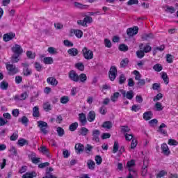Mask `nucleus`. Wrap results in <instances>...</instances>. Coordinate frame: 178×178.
Returning <instances> with one entry per match:
<instances>
[{"label":"nucleus","instance_id":"0eeeda50","mask_svg":"<svg viewBox=\"0 0 178 178\" xmlns=\"http://www.w3.org/2000/svg\"><path fill=\"white\" fill-rule=\"evenodd\" d=\"M138 33V26H134V28H129L127 30V34L129 37H133Z\"/></svg>","mask_w":178,"mask_h":178},{"label":"nucleus","instance_id":"412c9836","mask_svg":"<svg viewBox=\"0 0 178 178\" xmlns=\"http://www.w3.org/2000/svg\"><path fill=\"white\" fill-rule=\"evenodd\" d=\"M33 118H40V109L38 108V106L33 107Z\"/></svg>","mask_w":178,"mask_h":178},{"label":"nucleus","instance_id":"a19ab883","mask_svg":"<svg viewBox=\"0 0 178 178\" xmlns=\"http://www.w3.org/2000/svg\"><path fill=\"white\" fill-rule=\"evenodd\" d=\"M119 49L123 52H127V51H129V47L124 44H122L120 45Z\"/></svg>","mask_w":178,"mask_h":178},{"label":"nucleus","instance_id":"69168bd1","mask_svg":"<svg viewBox=\"0 0 178 178\" xmlns=\"http://www.w3.org/2000/svg\"><path fill=\"white\" fill-rule=\"evenodd\" d=\"M29 97V95L26 93V92L21 94V95L19 96V101H24V99H26V98H27Z\"/></svg>","mask_w":178,"mask_h":178},{"label":"nucleus","instance_id":"393cba45","mask_svg":"<svg viewBox=\"0 0 178 178\" xmlns=\"http://www.w3.org/2000/svg\"><path fill=\"white\" fill-rule=\"evenodd\" d=\"M43 62L45 65H52L54 63V58L51 57H45L43 59Z\"/></svg>","mask_w":178,"mask_h":178},{"label":"nucleus","instance_id":"20e7f679","mask_svg":"<svg viewBox=\"0 0 178 178\" xmlns=\"http://www.w3.org/2000/svg\"><path fill=\"white\" fill-rule=\"evenodd\" d=\"M118 76V69L115 66H111L108 72V76L111 81H114Z\"/></svg>","mask_w":178,"mask_h":178},{"label":"nucleus","instance_id":"ea45409f","mask_svg":"<svg viewBox=\"0 0 178 178\" xmlns=\"http://www.w3.org/2000/svg\"><path fill=\"white\" fill-rule=\"evenodd\" d=\"M153 69H154V70H155V72H161V70L163 69V67H162V65H161V64H156L153 66Z\"/></svg>","mask_w":178,"mask_h":178},{"label":"nucleus","instance_id":"423d86ee","mask_svg":"<svg viewBox=\"0 0 178 178\" xmlns=\"http://www.w3.org/2000/svg\"><path fill=\"white\" fill-rule=\"evenodd\" d=\"M11 51H13V54H15L17 55H22L23 54V48H22V46L15 44L12 48Z\"/></svg>","mask_w":178,"mask_h":178},{"label":"nucleus","instance_id":"4be33fe9","mask_svg":"<svg viewBox=\"0 0 178 178\" xmlns=\"http://www.w3.org/2000/svg\"><path fill=\"white\" fill-rule=\"evenodd\" d=\"M87 165L88 169H90V170H94V169H95V162H94V161L88 160Z\"/></svg>","mask_w":178,"mask_h":178},{"label":"nucleus","instance_id":"4d7b16f0","mask_svg":"<svg viewBox=\"0 0 178 178\" xmlns=\"http://www.w3.org/2000/svg\"><path fill=\"white\" fill-rule=\"evenodd\" d=\"M134 165H136V162L134 161V160H131L127 163V168H128V169H130V168H133Z\"/></svg>","mask_w":178,"mask_h":178},{"label":"nucleus","instance_id":"c85d7f7f","mask_svg":"<svg viewBox=\"0 0 178 178\" xmlns=\"http://www.w3.org/2000/svg\"><path fill=\"white\" fill-rule=\"evenodd\" d=\"M79 81H81V83H86V81H87V75L86 74H81L79 75Z\"/></svg>","mask_w":178,"mask_h":178},{"label":"nucleus","instance_id":"9b49d317","mask_svg":"<svg viewBox=\"0 0 178 178\" xmlns=\"http://www.w3.org/2000/svg\"><path fill=\"white\" fill-rule=\"evenodd\" d=\"M84 145L81 143H76L75 145L76 154H77L78 155H80V154L83 153L84 152Z\"/></svg>","mask_w":178,"mask_h":178},{"label":"nucleus","instance_id":"6ab92c4d","mask_svg":"<svg viewBox=\"0 0 178 178\" xmlns=\"http://www.w3.org/2000/svg\"><path fill=\"white\" fill-rule=\"evenodd\" d=\"M74 8H78V9H87L88 8V5L81 4L77 1L73 3Z\"/></svg>","mask_w":178,"mask_h":178},{"label":"nucleus","instance_id":"e2e57ef3","mask_svg":"<svg viewBox=\"0 0 178 178\" xmlns=\"http://www.w3.org/2000/svg\"><path fill=\"white\" fill-rule=\"evenodd\" d=\"M166 60L168 63H173V56L170 54L166 55Z\"/></svg>","mask_w":178,"mask_h":178},{"label":"nucleus","instance_id":"338daca9","mask_svg":"<svg viewBox=\"0 0 178 178\" xmlns=\"http://www.w3.org/2000/svg\"><path fill=\"white\" fill-rule=\"evenodd\" d=\"M168 144L169 145H177L178 142L175 139H169Z\"/></svg>","mask_w":178,"mask_h":178},{"label":"nucleus","instance_id":"c03bdc74","mask_svg":"<svg viewBox=\"0 0 178 178\" xmlns=\"http://www.w3.org/2000/svg\"><path fill=\"white\" fill-rule=\"evenodd\" d=\"M119 151V143L117 141L114 142V145L113 147V153L116 154Z\"/></svg>","mask_w":178,"mask_h":178},{"label":"nucleus","instance_id":"cd10ccee","mask_svg":"<svg viewBox=\"0 0 178 178\" xmlns=\"http://www.w3.org/2000/svg\"><path fill=\"white\" fill-rule=\"evenodd\" d=\"M19 56H20V54H13L11 57L12 63H17L19 62Z\"/></svg>","mask_w":178,"mask_h":178},{"label":"nucleus","instance_id":"49530a36","mask_svg":"<svg viewBox=\"0 0 178 178\" xmlns=\"http://www.w3.org/2000/svg\"><path fill=\"white\" fill-rule=\"evenodd\" d=\"M24 76H31L33 71L30 68L23 69Z\"/></svg>","mask_w":178,"mask_h":178},{"label":"nucleus","instance_id":"2eb2a0df","mask_svg":"<svg viewBox=\"0 0 178 178\" xmlns=\"http://www.w3.org/2000/svg\"><path fill=\"white\" fill-rule=\"evenodd\" d=\"M79 120L81 123L82 126H85V124H87V117L86 116V114L81 113L79 115Z\"/></svg>","mask_w":178,"mask_h":178},{"label":"nucleus","instance_id":"1a4fd4ad","mask_svg":"<svg viewBox=\"0 0 178 178\" xmlns=\"http://www.w3.org/2000/svg\"><path fill=\"white\" fill-rule=\"evenodd\" d=\"M161 148L163 155H165V156H169V155H170V150L169 149V147H168L166 143H163Z\"/></svg>","mask_w":178,"mask_h":178},{"label":"nucleus","instance_id":"c9c22d12","mask_svg":"<svg viewBox=\"0 0 178 178\" xmlns=\"http://www.w3.org/2000/svg\"><path fill=\"white\" fill-rule=\"evenodd\" d=\"M129 65V59L124 58L120 62V67H126Z\"/></svg>","mask_w":178,"mask_h":178},{"label":"nucleus","instance_id":"79ce46f5","mask_svg":"<svg viewBox=\"0 0 178 178\" xmlns=\"http://www.w3.org/2000/svg\"><path fill=\"white\" fill-rule=\"evenodd\" d=\"M34 67L37 70V72H41L42 70V65L38 62H35L34 63Z\"/></svg>","mask_w":178,"mask_h":178},{"label":"nucleus","instance_id":"052dcab7","mask_svg":"<svg viewBox=\"0 0 178 178\" xmlns=\"http://www.w3.org/2000/svg\"><path fill=\"white\" fill-rule=\"evenodd\" d=\"M19 138V134L17 133H13V136L10 137V141H16Z\"/></svg>","mask_w":178,"mask_h":178},{"label":"nucleus","instance_id":"dca6fc26","mask_svg":"<svg viewBox=\"0 0 178 178\" xmlns=\"http://www.w3.org/2000/svg\"><path fill=\"white\" fill-rule=\"evenodd\" d=\"M95 111H91L88 113V116H87V119L88 120V122H94V120H95Z\"/></svg>","mask_w":178,"mask_h":178},{"label":"nucleus","instance_id":"09e8293b","mask_svg":"<svg viewBox=\"0 0 178 178\" xmlns=\"http://www.w3.org/2000/svg\"><path fill=\"white\" fill-rule=\"evenodd\" d=\"M26 56L29 58V59H34V58H35V53H33L31 51H27Z\"/></svg>","mask_w":178,"mask_h":178},{"label":"nucleus","instance_id":"bf43d9fd","mask_svg":"<svg viewBox=\"0 0 178 178\" xmlns=\"http://www.w3.org/2000/svg\"><path fill=\"white\" fill-rule=\"evenodd\" d=\"M99 113H101V115L106 114V107H105V106H102L99 108Z\"/></svg>","mask_w":178,"mask_h":178},{"label":"nucleus","instance_id":"774afa93","mask_svg":"<svg viewBox=\"0 0 178 178\" xmlns=\"http://www.w3.org/2000/svg\"><path fill=\"white\" fill-rule=\"evenodd\" d=\"M124 81H126V76H124V75H123V74H121L120 76L119 83L123 84V83H124Z\"/></svg>","mask_w":178,"mask_h":178},{"label":"nucleus","instance_id":"a878e982","mask_svg":"<svg viewBox=\"0 0 178 178\" xmlns=\"http://www.w3.org/2000/svg\"><path fill=\"white\" fill-rule=\"evenodd\" d=\"M152 118V112L147 111L143 114V119L145 120H149Z\"/></svg>","mask_w":178,"mask_h":178},{"label":"nucleus","instance_id":"39448f33","mask_svg":"<svg viewBox=\"0 0 178 178\" xmlns=\"http://www.w3.org/2000/svg\"><path fill=\"white\" fill-rule=\"evenodd\" d=\"M68 77L72 81H74L75 83L79 82V74L74 70H71L69 72Z\"/></svg>","mask_w":178,"mask_h":178},{"label":"nucleus","instance_id":"aec40b11","mask_svg":"<svg viewBox=\"0 0 178 178\" xmlns=\"http://www.w3.org/2000/svg\"><path fill=\"white\" fill-rule=\"evenodd\" d=\"M120 97V93L119 92H115L111 96V99L112 102H116V101L119 99Z\"/></svg>","mask_w":178,"mask_h":178},{"label":"nucleus","instance_id":"603ef678","mask_svg":"<svg viewBox=\"0 0 178 178\" xmlns=\"http://www.w3.org/2000/svg\"><path fill=\"white\" fill-rule=\"evenodd\" d=\"M165 175H168V172H166V170H161L160 171L157 175H156V177L157 178H161L163 177V176H165Z\"/></svg>","mask_w":178,"mask_h":178},{"label":"nucleus","instance_id":"6e6d98bb","mask_svg":"<svg viewBox=\"0 0 178 178\" xmlns=\"http://www.w3.org/2000/svg\"><path fill=\"white\" fill-rule=\"evenodd\" d=\"M61 104H67L69 102V97L63 96L60 99Z\"/></svg>","mask_w":178,"mask_h":178},{"label":"nucleus","instance_id":"6e6552de","mask_svg":"<svg viewBox=\"0 0 178 178\" xmlns=\"http://www.w3.org/2000/svg\"><path fill=\"white\" fill-rule=\"evenodd\" d=\"M99 134H101V131L98 129H95L92 131V141H95V143H99Z\"/></svg>","mask_w":178,"mask_h":178},{"label":"nucleus","instance_id":"7ed1b4c3","mask_svg":"<svg viewBox=\"0 0 178 178\" xmlns=\"http://www.w3.org/2000/svg\"><path fill=\"white\" fill-rule=\"evenodd\" d=\"M82 53L83 55V58H85L87 60H91V59H94V52L90 49H88L87 47H83L82 49Z\"/></svg>","mask_w":178,"mask_h":178},{"label":"nucleus","instance_id":"13d9d810","mask_svg":"<svg viewBox=\"0 0 178 178\" xmlns=\"http://www.w3.org/2000/svg\"><path fill=\"white\" fill-rule=\"evenodd\" d=\"M137 139H132V141L131 143V149H134V148H136V147H137Z\"/></svg>","mask_w":178,"mask_h":178},{"label":"nucleus","instance_id":"0e129e2a","mask_svg":"<svg viewBox=\"0 0 178 178\" xmlns=\"http://www.w3.org/2000/svg\"><path fill=\"white\" fill-rule=\"evenodd\" d=\"M86 24H87V23L90 24V23H92V17H90V16H86L84 19H83Z\"/></svg>","mask_w":178,"mask_h":178},{"label":"nucleus","instance_id":"8fccbe9b","mask_svg":"<svg viewBox=\"0 0 178 178\" xmlns=\"http://www.w3.org/2000/svg\"><path fill=\"white\" fill-rule=\"evenodd\" d=\"M134 74H135V80L140 81L141 80V74H140V72L137 70L134 71Z\"/></svg>","mask_w":178,"mask_h":178},{"label":"nucleus","instance_id":"2f4dec72","mask_svg":"<svg viewBox=\"0 0 178 178\" xmlns=\"http://www.w3.org/2000/svg\"><path fill=\"white\" fill-rule=\"evenodd\" d=\"M9 87V83H8V82L3 81L1 83H0V88L1 90H8V88Z\"/></svg>","mask_w":178,"mask_h":178},{"label":"nucleus","instance_id":"680f3d73","mask_svg":"<svg viewBox=\"0 0 178 178\" xmlns=\"http://www.w3.org/2000/svg\"><path fill=\"white\" fill-rule=\"evenodd\" d=\"M129 175H131L134 178L137 177V171L133 169H129Z\"/></svg>","mask_w":178,"mask_h":178},{"label":"nucleus","instance_id":"72a5a7b5","mask_svg":"<svg viewBox=\"0 0 178 178\" xmlns=\"http://www.w3.org/2000/svg\"><path fill=\"white\" fill-rule=\"evenodd\" d=\"M154 106H155L156 111H157L158 112H161V111H163V106H162V103L161 102H156Z\"/></svg>","mask_w":178,"mask_h":178},{"label":"nucleus","instance_id":"a211bd4d","mask_svg":"<svg viewBox=\"0 0 178 178\" xmlns=\"http://www.w3.org/2000/svg\"><path fill=\"white\" fill-rule=\"evenodd\" d=\"M67 54H69L70 56H77V55H79V50L76 48H72L67 50Z\"/></svg>","mask_w":178,"mask_h":178},{"label":"nucleus","instance_id":"473e14b6","mask_svg":"<svg viewBox=\"0 0 178 178\" xmlns=\"http://www.w3.org/2000/svg\"><path fill=\"white\" fill-rule=\"evenodd\" d=\"M41 148V152L44 154V155H47L48 158H51V156L49 155V152L48 151V149L47 147L42 146Z\"/></svg>","mask_w":178,"mask_h":178},{"label":"nucleus","instance_id":"a18cd8bd","mask_svg":"<svg viewBox=\"0 0 178 178\" xmlns=\"http://www.w3.org/2000/svg\"><path fill=\"white\" fill-rule=\"evenodd\" d=\"M75 67L81 70V72H83V70H84V64H83V63H77L75 64Z\"/></svg>","mask_w":178,"mask_h":178},{"label":"nucleus","instance_id":"37998d69","mask_svg":"<svg viewBox=\"0 0 178 178\" xmlns=\"http://www.w3.org/2000/svg\"><path fill=\"white\" fill-rule=\"evenodd\" d=\"M59 137H63V136L65 135V130L63 129V128L62 127H58L57 130H56Z\"/></svg>","mask_w":178,"mask_h":178},{"label":"nucleus","instance_id":"ddd939ff","mask_svg":"<svg viewBox=\"0 0 178 178\" xmlns=\"http://www.w3.org/2000/svg\"><path fill=\"white\" fill-rule=\"evenodd\" d=\"M16 37V34L13 33H8L3 35V41L8 42V41H10V40H13V38Z\"/></svg>","mask_w":178,"mask_h":178},{"label":"nucleus","instance_id":"7c9ffc66","mask_svg":"<svg viewBox=\"0 0 178 178\" xmlns=\"http://www.w3.org/2000/svg\"><path fill=\"white\" fill-rule=\"evenodd\" d=\"M161 79H163L165 84H169V76L166 72H163L161 75Z\"/></svg>","mask_w":178,"mask_h":178},{"label":"nucleus","instance_id":"b1692460","mask_svg":"<svg viewBox=\"0 0 178 178\" xmlns=\"http://www.w3.org/2000/svg\"><path fill=\"white\" fill-rule=\"evenodd\" d=\"M112 122L111 121H106L103 123L102 124V127H104V129H112Z\"/></svg>","mask_w":178,"mask_h":178},{"label":"nucleus","instance_id":"4468645a","mask_svg":"<svg viewBox=\"0 0 178 178\" xmlns=\"http://www.w3.org/2000/svg\"><path fill=\"white\" fill-rule=\"evenodd\" d=\"M47 81L48 83V84H49L50 86H53L54 87H56V86H58V80H56V79H55V77H49L47 79Z\"/></svg>","mask_w":178,"mask_h":178},{"label":"nucleus","instance_id":"e433bc0d","mask_svg":"<svg viewBox=\"0 0 178 178\" xmlns=\"http://www.w3.org/2000/svg\"><path fill=\"white\" fill-rule=\"evenodd\" d=\"M19 122H21L22 124H24V126H27V124L29 123V118L26 116H23L22 118L19 119Z\"/></svg>","mask_w":178,"mask_h":178},{"label":"nucleus","instance_id":"f8f14e48","mask_svg":"<svg viewBox=\"0 0 178 178\" xmlns=\"http://www.w3.org/2000/svg\"><path fill=\"white\" fill-rule=\"evenodd\" d=\"M141 38L143 41H149V40H154V38H155V36L152 33H143L141 35Z\"/></svg>","mask_w":178,"mask_h":178},{"label":"nucleus","instance_id":"5701e85b","mask_svg":"<svg viewBox=\"0 0 178 178\" xmlns=\"http://www.w3.org/2000/svg\"><path fill=\"white\" fill-rule=\"evenodd\" d=\"M35 176H37L35 172H26L22 176V178H33L35 177Z\"/></svg>","mask_w":178,"mask_h":178},{"label":"nucleus","instance_id":"f704fd0d","mask_svg":"<svg viewBox=\"0 0 178 178\" xmlns=\"http://www.w3.org/2000/svg\"><path fill=\"white\" fill-rule=\"evenodd\" d=\"M125 97L126 98H127V99H133V98L134 97V92H133V90H129L127 92Z\"/></svg>","mask_w":178,"mask_h":178},{"label":"nucleus","instance_id":"c756f323","mask_svg":"<svg viewBox=\"0 0 178 178\" xmlns=\"http://www.w3.org/2000/svg\"><path fill=\"white\" fill-rule=\"evenodd\" d=\"M165 11L167 12V13H175L176 9H175V7L173 6H166Z\"/></svg>","mask_w":178,"mask_h":178},{"label":"nucleus","instance_id":"f3484780","mask_svg":"<svg viewBox=\"0 0 178 178\" xmlns=\"http://www.w3.org/2000/svg\"><path fill=\"white\" fill-rule=\"evenodd\" d=\"M17 144L19 147H24V145H29V141L23 138H21L18 140Z\"/></svg>","mask_w":178,"mask_h":178},{"label":"nucleus","instance_id":"5fc2aeb1","mask_svg":"<svg viewBox=\"0 0 178 178\" xmlns=\"http://www.w3.org/2000/svg\"><path fill=\"white\" fill-rule=\"evenodd\" d=\"M43 108L46 112H48L49 111H51V104L49 102L44 103L43 105Z\"/></svg>","mask_w":178,"mask_h":178},{"label":"nucleus","instance_id":"f03ea898","mask_svg":"<svg viewBox=\"0 0 178 178\" xmlns=\"http://www.w3.org/2000/svg\"><path fill=\"white\" fill-rule=\"evenodd\" d=\"M6 69L8 72L9 76H15V74H17V73H19V68L16 67V65L13 64H6Z\"/></svg>","mask_w":178,"mask_h":178},{"label":"nucleus","instance_id":"864d4df0","mask_svg":"<svg viewBox=\"0 0 178 178\" xmlns=\"http://www.w3.org/2000/svg\"><path fill=\"white\" fill-rule=\"evenodd\" d=\"M81 136H87L88 134V129L86 127H82L80 131Z\"/></svg>","mask_w":178,"mask_h":178},{"label":"nucleus","instance_id":"bb28decb","mask_svg":"<svg viewBox=\"0 0 178 178\" xmlns=\"http://www.w3.org/2000/svg\"><path fill=\"white\" fill-rule=\"evenodd\" d=\"M165 127H166V124H165V123H162L159 127V133H161V134H166V130L163 129Z\"/></svg>","mask_w":178,"mask_h":178},{"label":"nucleus","instance_id":"4c0bfd02","mask_svg":"<svg viewBox=\"0 0 178 178\" xmlns=\"http://www.w3.org/2000/svg\"><path fill=\"white\" fill-rule=\"evenodd\" d=\"M77 127H79V123L74 122L70 125V131H74V130L77 129Z\"/></svg>","mask_w":178,"mask_h":178},{"label":"nucleus","instance_id":"de8ad7c7","mask_svg":"<svg viewBox=\"0 0 178 178\" xmlns=\"http://www.w3.org/2000/svg\"><path fill=\"white\" fill-rule=\"evenodd\" d=\"M137 57L139 58V59H143L144 56H145V53H144V51L140 50L136 51Z\"/></svg>","mask_w":178,"mask_h":178},{"label":"nucleus","instance_id":"f257e3e1","mask_svg":"<svg viewBox=\"0 0 178 178\" xmlns=\"http://www.w3.org/2000/svg\"><path fill=\"white\" fill-rule=\"evenodd\" d=\"M38 127H39L41 133L44 134V136H47L48 133H49V131L48 130L49 126L48 123L44 121H38Z\"/></svg>","mask_w":178,"mask_h":178},{"label":"nucleus","instance_id":"3c124183","mask_svg":"<svg viewBox=\"0 0 178 178\" xmlns=\"http://www.w3.org/2000/svg\"><path fill=\"white\" fill-rule=\"evenodd\" d=\"M145 84V79H140L137 83L136 85L138 86V87H139V88H141V87H143V86Z\"/></svg>","mask_w":178,"mask_h":178},{"label":"nucleus","instance_id":"58836bf2","mask_svg":"<svg viewBox=\"0 0 178 178\" xmlns=\"http://www.w3.org/2000/svg\"><path fill=\"white\" fill-rule=\"evenodd\" d=\"M147 168V165H145V161H144V164L142 168V176H147V173L148 172V169Z\"/></svg>","mask_w":178,"mask_h":178},{"label":"nucleus","instance_id":"9d476101","mask_svg":"<svg viewBox=\"0 0 178 178\" xmlns=\"http://www.w3.org/2000/svg\"><path fill=\"white\" fill-rule=\"evenodd\" d=\"M74 34L77 38H81L83 37V31L81 30L71 29L70 36L73 37Z\"/></svg>","mask_w":178,"mask_h":178}]
</instances>
